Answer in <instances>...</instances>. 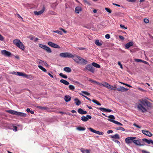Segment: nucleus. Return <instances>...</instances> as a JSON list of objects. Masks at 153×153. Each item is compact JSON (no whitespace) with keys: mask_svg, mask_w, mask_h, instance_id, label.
I'll use <instances>...</instances> for the list:
<instances>
[{"mask_svg":"<svg viewBox=\"0 0 153 153\" xmlns=\"http://www.w3.org/2000/svg\"><path fill=\"white\" fill-rule=\"evenodd\" d=\"M153 107L152 104L146 99H142L137 105L138 110L142 113H146Z\"/></svg>","mask_w":153,"mask_h":153,"instance_id":"obj_1","label":"nucleus"},{"mask_svg":"<svg viewBox=\"0 0 153 153\" xmlns=\"http://www.w3.org/2000/svg\"><path fill=\"white\" fill-rule=\"evenodd\" d=\"M13 42L14 45L22 50H24L25 46L20 40L18 39H15L13 40Z\"/></svg>","mask_w":153,"mask_h":153,"instance_id":"obj_2","label":"nucleus"},{"mask_svg":"<svg viewBox=\"0 0 153 153\" xmlns=\"http://www.w3.org/2000/svg\"><path fill=\"white\" fill-rule=\"evenodd\" d=\"M101 85L104 86L108 89H111L113 91H115L116 89L113 88H112L115 87L116 85H114V86H111V85L109 84L107 82H102V83Z\"/></svg>","mask_w":153,"mask_h":153,"instance_id":"obj_3","label":"nucleus"},{"mask_svg":"<svg viewBox=\"0 0 153 153\" xmlns=\"http://www.w3.org/2000/svg\"><path fill=\"white\" fill-rule=\"evenodd\" d=\"M59 56H60L64 58H71L74 57V55L68 52L61 53L60 54Z\"/></svg>","mask_w":153,"mask_h":153,"instance_id":"obj_4","label":"nucleus"},{"mask_svg":"<svg viewBox=\"0 0 153 153\" xmlns=\"http://www.w3.org/2000/svg\"><path fill=\"white\" fill-rule=\"evenodd\" d=\"M86 70H88L93 73L94 72L95 68L91 65L89 64L86 65L84 70L85 71Z\"/></svg>","mask_w":153,"mask_h":153,"instance_id":"obj_5","label":"nucleus"},{"mask_svg":"<svg viewBox=\"0 0 153 153\" xmlns=\"http://www.w3.org/2000/svg\"><path fill=\"white\" fill-rule=\"evenodd\" d=\"M108 117L109 118V119H108V121L111 122H113L115 124H117V125H119V124L120 123V122L114 120L115 119V118L114 116L112 115H111L109 116Z\"/></svg>","mask_w":153,"mask_h":153,"instance_id":"obj_6","label":"nucleus"},{"mask_svg":"<svg viewBox=\"0 0 153 153\" xmlns=\"http://www.w3.org/2000/svg\"><path fill=\"white\" fill-rule=\"evenodd\" d=\"M39 46L41 48L46 50L47 52L48 53H51L52 52L50 48L45 45L42 44H39Z\"/></svg>","mask_w":153,"mask_h":153,"instance_id":"obj_7","label":"nucleus"},{"mask_svg":"<svg viewBox=\"0 0 153 153\" xmlns=\"http://www.w3.org/2000/svg\"><path fill=\"white\" fill-rule=\"evenodd\" d=\"M135 137H129L126 138L125 139L126 142L128 144L131 143L134 140L136 139Z\"/></svg>","mask_w":153,"mask_h":153,"instance_id":"obj_8","label":"nucleus"},{"mask_svg":"<svg viewBox=\"0 0 153 153\" xmlns=\"http://www.w3.org/2000/svg\"><path fill=\"white\" fill-rule=\"evenodd\" d=\"M89 130L92 132L94 133L97 134H98L100 135H102L104 134V133L102 131H96L91 128H88Z\"/></svg>","mask_w":153,"mask_h":153,"instance_id":"obj_9","label":"nucleus"},{"mask_svg":"<svg viewBox=\"0 0 153 153\" xmlns=\"http://www.w3.org/2000/svg\"><path fill=\"white\" fill-rule=\"evenodd\" d=\"M48 44L49 46L55 48H60V46L58 45L51 42H49L48 43Z\"/></svg>","mask_w":153,"mask_h":153,"instance_id":"obj_10","label":"nucleus"},{"mask_svg":"<svg viewBox=\"0 0 153 153\" xmlns=\"http://www.w3.org/2000/svg\"><path fill=\"white\" fill-rule=\"evenodd\" d=\"M115 89H116L115 91L117 90L123 92H126L128 90V89L127 88H126L122 86H120L119 88H117L116 87V86H115Z\"/></svg>","mask_w":153,"mask_h":153,"instance_id":"obj_11","label":"nucleus"},{"mask_svg":"<svg viewBox=\"0 0 153 153\" xmlns=\"http://www.w3.org/2000/svg\"><path fill=\"white\" fill-rule=\"evenodd\" d=\"M92 118L91 116L89 115H87L86 117L82 116L81 117V120L84 121H87L89 119H91Z\"/></svg>","mask_w":153,"mask_h":153,"instance_id":"obj_12","label":"nucleus"},{"mask_svg":"<svg viewBox=\"0 0 153 153\" xmlns=\"http://www.w3.org/2000/svg\"><path fill=\"white\" fill-rule=\"evenodd\" d=\"M142 132L143 134L149 137H152L153 135L151 132L147 130H143Z\"/></svg>","mask_w":153,"mask_h":153,"instance_id":"obj_13","label":"nucleus"},{"mask_svg":"<svg viewBox=\"0 0 153 153\" xmlns=\"http://www.w3.org/2000/svg\"><path fill=\"white\" fill-rule=\"evenodd\" d=\"M1 52L3 55L8 57H10L11 55V53L10 52L6 50L2 51Z\"/></svg>","mask_w":153,"mask_h":153,"instance_id":"obj_14","label":"nucleus"},{"mask_svg":"<svg viewBox=\"0 0 153 153\" xmlns=\"http://www.w3.org/2000/svg\"><path fill=\"white\" fill-rule=\"evenodd\" d=\"M45 10V7L44 6L43 9L39 11H34V14L37 16H38L42 14L44 12Z\"/></svg>","mask_w":153,"mask_h":153,"instance_id":"obj_15","label":"nucleus"},{"mask_svg":"<svg viewBox=\"0 0 153 153\" xmlns=\"http://www.w3.org/2000/svg\"><path fill=\"white\" fill-rule=\"evenodd\" d=\"M37 107L41 109V110H46L48 112H51V110H50V109L47 107H42L41 106H37Z\"/></svg>","mask_w":153,"mask_h":153,"instance_id":"obj_16","label":"nucleus"},{"mask_svg":"<svg viewBox=\"0 0 153 153\" xmlns=\"http://www.w3.org/2000/svg\"><path fill=\"white\" fill-rule=\"evenodd\" d=\"M133 44V43L132 42H129L125 45V48L126 49H128L131 46H132Z\"/></svg>","mask_w":153,"mask_h":153,"instance_id":"obj_17","label":"nucleus"},{"mask_svg":"<svg viewBox=\"0 0 153 153\" xmlns=\"http://www.w3.org/2000/svg\"><path fill=\"white\" fill-rule=\"evenodd\" d=\"M78 112L81 114H85L87 113L86 111H84L82 108H79L77 110Z\"/></svg>","mask_w":153,"mask_h":153,"instance_id":"obj_18","label":"nucleus"},{"mask_svg":"<svg viewBox=\"0 0 153 153\" xmlns=\"http://www.w3.org/2000/svg\"><path fill=\"white\" fill-rule=\"evenodd\" d=\"M142 140L148 144H149L151 143L152 144H153V141L151 140H148L146 138H143L142 139Z\"/></svg>","mask_w":153,"mask_h":153,"instance_id":"obj_19","label":"nucleus"},{"mask_svg":"<svg viewBox=\"0 0 153 153\" xmlns=\"http://www.w3.org/2000/svg\"><path fill=\"white\" fill-rule=\"evenodd\" d=\"M71 99V96L69 95H66L64 97V100L66 102L70 101Z\"/></svg>","mask_w":153,"mask_h":153,"instance_id":"obj_20","label":"nucleus"},{"mask_svg":"<svg viewBox=\"0 0 153 153\" xmlns=\"http://www.w3.org/2000/svg\"><path fill=\"white\" fill-rule=\"evenodd\" d=\"M133 142L136 145L139 146H143V144H141L140 142L138 140H133Z\"/></svg>","mask_w":153,"mask_h":153,"instance_id":"obj_21","label":"nucleus"},{"mask_svg":"<svg viewBox=\"0 0 153 153\" xmlns=\"http://www.w3.org/2000/svg\"><path fill=\"white\" fill-rule=\"evenodd\" d=\"M7 112L11 114H14L17 115L18 112L13 110H9L6 111Z\"/></svg>","mask_w":153,"mask_h":153,"instance_id":"obj_22","label":"nucleus"},{"mask_svg":"<svg viewBox=\"0 0 153 153\" xmlns=\"http://www.w3.org/2000/svg\"><path fill=\"white\" fill-rule=\"evenodd\" d=\"M17 115L25 117L26 116L27 114L23 113L18 112Z\"/></svg>","mask_w":153,"mask_h":153,"instance_id":"obj_23","label":"nucleus"},{"mask_svg":"<svg viewBox=\"0 0 153 153\" xmlns=\"http://www.w3.org/2000/svg\"><path fill=\"white\" fill-rule=\"evenodd\" d=\"M82 10V8L80 7H77L75 9V11L77 13H79Z\"/></svg>","mask_w":153,"mask_h":153,"instance_id":"obj_24","label":"nucleus"},{"mask_svg":"<svg viewBox=\"0 0 153 153\" xmlns=\"http://www.w3.org/2000/svg\"><path fill=\"white\" fill-rule=\"evenodd\" d=\"M74 101L75 102L76 105H79L81 103V102L77 98H75L74 99Z\"/></svg>","mask_w":153,"mask_h":153,"instance_id":"obj_25","label":"nucleus"},{"mask_svg":"<svg viewBox=\"0 0 153 153\" xmlns=\"http://www.w3.org/2000/svg\"><path fill=\"white\" fill-rule=\"evenodd\" d=\"M80 150L83 153H90V150L88 149H84L83 148H81Z\"/></svg>","mask_w":153,"mask_h":153,"instance_id":"obj_26","label":"nucleus"},{"mask_svg":"<svg viewBox=\"0 0 153 153\" xmlns=\"http://www.w3.org/2000/svg\"><path fill=\"white\" fill-rule=\"evenodd\" d=\"M111 138L115 139H119L120 136L118 134H116L113 135L111 136L110 137Z\"/></svg>","mask_w":153,"mask_h":153,"instance_id":"obj_27","label":"nucleus"},{"mask_svg":"<svg viewBox=\"0 0 153 153\" xmlns=\"http://www.w3.org/2000/svg\"><path fill=\"white\" fill-rule=\"evenodd\" d=\"M60 82L61 83H62L66 85H68L69 84V83L67 81H66L64 79H62L60 80Z\"/></svg>","mask_w":153,"mask_h":153,"instance_id":"obj_28","label":"nucleus"},{"mask_svg":"<svg viewBox=\"0 0 153 153\" xmlns=\"http://www.w3.org/2000/svg\"><path fill=\"white\" fill-rule=\"evenodd\" d=\"M64 71L66 72L69 73L71 72V70L69 67H65L64 68Z\"/></svg>","mask_w":153,"mask_h":153,"instance_id":"obj_29","label":"nucleus"},{"mask_svg":"<svg viewBox=\"0 0 153 153\" xmlns=\"http://www.w3.org/2000/svg\"><path fill=\"white\" fill-rule=\"evenodd\" d=\"M79 56H74V57H73V59L76 62L78 63V62H79Z\"/></svg>","mask_w":153,"mask_h":153,"instance_id":"obj_30","label":"nucleus"},{"mask_svg":"<svg viewBox=\"0 0 153 153\" xmlns=\"http://www.w3.org/2000/svg\"><path fill=\"white\" fill-rule=\"evenodd\" d=\"M92 65L97 68H100V65L95 62H92Z\"/></svg>","mask_w":153,"mask_h":153,"instance_id":"obj_31","label":"nucleus"},{"mask_svg":"<svg viewBox=\"0 0 153 153\" xmlns=\"http://www.w3.org/2000/svg\"><path fill=\"white\" fill-rule=\"evenodd\" d=\"M25 77L30 79H32L33 78L32 75H27L26 74H25Z\"/></svg>","mask_w":153,"mask_h":153,"instance_id":"obj_32","label":"nucleus"},{"mask_svg":"<svg viewBox=\"0 0 153 153\" xmlns=\"http://www.w3.org/2000/svg\"><path fill=\"white\" fill-rule=\"evenodd\" d=\"M95 43L97 46H100L102 45V44L100 43L99 40L97 39L95 41Z\"/></svg>","mask_w":153,"mask_h":153,"instance_id":"obj_33","label":"nucleus"},{"mask_svg":"<svg viewBox=\"0 0 153 153\" xmlns=\"http://www.w3.org/2000/svg\"><path fill=\"white\" fill-rule=\"evenodd\" d=\"M38 67L39 69L42 70L44 72H46L47 71L41 65H38Z\"/></svg>","mask_w":153,"mask_h":153,"instance_id":"obj_34","label":"nucleus"},{"mask_svg":"<svg viewBox=\"0 0 153 153\" xmlns=\"http://www.w3.org/2000/svg\"><path fill=\"white\" fill-rule=\"evenodd\" d=\"M25 73H24L17 72V75H18L19 76H24L25 77Z\"/></svg>","mask_w":153,"mask_h":153,"instance_id":"obj_35","label":"nucleus"},{"mask_svg":"<svg viewBox=\"0 0 153 153\" xmlns=\"http://www.w3.org/2000/svg\"><path fill=\"white\" fill-rule=\"evenodd\" d=\"M77 129L79 131H84L85 130V128L84 127L80 126L77 127Z\"/></svg>","mask_w":153,"mask_h":153,"instance_id":"obj_36","label":"nucleus"},{"mask_svg":"<svg viewBox=\"0 0 153 153\" xmlns=\"http://www.w3.org/2000/svg\"><path fill=\"white\" fill-rule=\"evenodd\" d=\"M116 129L117 130H121L124 131L125 130V129L121 127H117L116 128Z\"/></svg>","mask_w":153,"mask_h":153,"instance_id":"obj_37","label":"nucleus"},{"mask_svg":"<svg viewBox=\"0 0 153 153\" xmlns=\"http://www.w3.org/2000/svg\"><path fill=\"white\" fill-rule=\"evenodd\" d=\"M59 75L60 76L65 79H67L68 77L67 76L63 74L62 73H60Z\"/></svg>","mask_w":153,"mask_h":153,"instance_id":"obj_38","label":"nucleus"},{"mask_svg":"<svg viewBox=\"0 0 153 153\" xmlns=\"http://www.w3.org/2000/svg\"><path fill=\"white\" fill-rule=\"evenodd\" d=\"M70 90L73 91L75 89V87L72 85H69L68 86Z\"/></svg>","mask_w":153,"mask_h":153,"instance_id":"obj_39","label":"nucleus"},{"mask_svg":"<svg viewBox=\"0 0 153 153\" xmlns=\"http://www.w3.org/2000/svg\"><path fill=\"white\" fill-rule=\"evenodd\" d=\"M52 32L58 33L60 35L62 34V33L61 31L59 30H52Z\"/></svg>","mask_w":153,"mask_h":153,"instance_id":"obj_40","label":"nucleus"},{"mask_svg":"<svg viewBox=\"0 0 153 153\" xmlns=\"http://www.w3.org/2000/svg\"><path fill=\"white\" fill-rule=\"evenodd\" d=\"M92 101L93 102L96 103V104L99 105H101V104L100 103L98 102L97 100L93 99L92 100Z\"/></svg>","mask_w":153,"mask_h":153,"instance_id":"obj_41","label":"nucleus"},{"mask_svg":"<svg viewBox=\"0 0 153 153\" xmlns=\"http://www.w3.org/2000/svg\"><path fill=\"white\" fill-rule=\"evenodd\" d=\"M97 108L102 111L105 112L106 108H105L100 107L99 108Z\"/></svg>","mask_w":153,"mask_h":153,"instance_id":"obj_42","label":"nucleus"},{"mask_svg":"<svg viewBox=\"0 0 153 153\" xmlns=\"http://www.w3.org/2000/svg\"><path fill=\"white\" fill-rule=\"evenodd\" d=\"M82 59H83L79 57V62H78V63L82 64Z\"/></svg>","mask_w":153,"mask_h":153,"instance_id":"obj_43","label":"nucleus"},{"mask_svg":"<svg viewBox=\"0 0 153 153\" xmlns=\"http://www.w3.org/2000/svg\"><path fill=\"white\" fill-rule=\"evenodd\" d=\"M105 10L109 13H111L112 12V11L111 9L109 8L105 7Z\"/></svg>","mask_w":153,"mask_h":153,"instance_id":"obj_44","label":"nucleus"},{"mask_svg":"<svg viewBox=\"0 0 153 153\" xmlns=\"http://www.w3.org/2000/svg\"><path fill=\"white\" fill-rule=\"evenodd\" d=\"M82 65H86L88 63V61L85 60V59H82Z\"/></svg>","mask_w":153,"mask_h":153,"instance_id":"obj_45","label":"nucleus"},{"mask_svg":"<svg viewBox=\"0 0 153 153\" xmlns=\"http://www.w3.org/2000/svg\"><path fill=\"white\" fill-rule=\"evenodd\" d=\"M82 92L87 96H89L90 95V94L87 91H82Z\"/></svg>","mask_w":153,"mask_h":153,"instance_id":"obj_46","label":"nucleus"},{"mask_svg":"<svg viewBox=\"0 0 153 153\" xmlns=\"http://www.w3.org/2000/svg\"><path fill=\"white\" fill-rule=\"evenodd\" d=\"M37 62L39 64H41L42 65H43V63L44 62V61H42V60H40V59H38L37 60Z\"/></svg>","mask_w":153,"mask_h":153,"instance_id":"obj_47","label":"nucleus"},{"mask_svg":"<svg viewBox=\"0 0 153 153\" xmlns=\"http://www.w3.org/2000/svg\"><path fill=\"white\" fill-rule=\"evenodd\" d=\"M49 14L50 15H53L55 14V12L52 11H50L49 12Z\"/></svg>","mask_w":153,"mask_h":153,"instance_id":"obj_48","label":"nucleus"},{"mask_svg":"<svg viewBox=\"0 0 153 153\" xmlns=\"http://www.w3.org/2000/svg\"><path fill=\"white\" fill-rule=\"evenodd\" d=\"M28 38H29L30 40H33L34 38V36L33 35H30L28 36Z\"/></svg>","mask_w":153,"mask_h":153,"instance_id":"obj_49","label":"nucleus"},{"mask_svg":"<svg viewBox=\"0 0 153 153\" xmlns=\"http://www.w3.org/2000/svg\"><path fill=\"white\" fill-rule=\"evenodd\" d=\"M144 22L146 23H148L149 22V20L147 19H144Z\"/></svg>","mask_w":153,"mask_h":153,"instance_id":"obj_50","label":"nucleus"},{"mask_svg":"<svg viewBox=\"0 0 153 153\" xmlns=\"http://www.w3.org/2000/svg\"><path fill=\"white\" fill-rule=\"evenodd\" d=\"M120 27L121 28H123L125 29H127V27H125L124 25L121 24L120 25Z\"/></svg>","mask_w":153,"mask_h":153,"instance_id":"obj_51","label":"nucleus"},{"mask_svg":"<svg viewBox=\"0 0 153 153\" xmlns=\"http://www.w3.org/2000/svg\"><path fill=\"white\" fill-rule=\"evenodd\" d=\"M118 64L120 66V68L121 69H123V68L122 65V64H121V62H120L118 61Z\"/></svg>","mask_w":153,"mask_h":153,"instance_id":"obj_52","label":"nucleus"},{"mask_svg":"<svg viewBox=\"0 0 153 153\" xmlns=\"http://www.w3.org/2000/svg\"><path fill=\"white\" fill-rule=\"evenodd\" d=\"M105 37L106 39H108L110 38V35L108 34H107L105 35Z\"/></svg>","mask_w":153,"mask_h":153,"instance_id":"obj_53","label":"nucleus"},{"mask_svg":"<svg viewBox=\"0 0 153 153\" xmlns=\"http://www.w3.org/2000/svg\"><path fill=\"white\" fill-rule=\"evenodd\" d=\"M113 140L115 142L117 143L119 145H120V142L119 141H118L117 140Z\"/></svg>","mask_w":153,"mask_h":153,"instance_id":"obj_54","label":"nucleus"},{"mask_svg":"<svg viewBox=\"0 0 153 153\" xmlns=\"http://www.w3.org/2000/svg\"><path fill=\"white\" fill-rule=\"evenodd\" d=\"M81 95H82L83 96H84L85 98L87 100H89L90 101H91V100L90 98H88V97H87V96H85L81 94Z\"/></svg>","mask_w":153,"mask_h":153,"instance_id":"obj_55","label":"nucleus"},{"mask_svg":"<svg viewBox=\"0 0 153 153\" xmlns=\"http://www.w3.org/2000/svg\"><path fill=\"white\" fill-rule=\"evenodd\" d=\"M133 125L137 127V128H141V126H139L137 125V124H136L135 123H134V124H133Z\"/></svg>","mask_w":153,"mask_h":153,"instance_id":"obj_56","label":"nucleus"},{"mask_svg":"<svg viewBox=\"0 0 153 153\" xmlns=\"http://www.w3.org/2000/svg\"><path fill=\"white\" fill-rule=\"evenodd\" d=\"M84 2L88 5H90V3L87 1V0H83Z\"/></svg>","mask_w":153,"mask_h":153,"instance_id":"obj_57","label":"nucleus"},{"mask_svg":"<svg viewBox=\"0 0 153 153\" xmlns=\"http://www.w3.org/2000/svg\"><path fill=\"white\" fill-rule=\"evenodd\" d=\"M4 39V37L0 34V40L3 41Z\"/></svg>","mask_w":153,"mask_h":153,"instance_id":"obj_58","label":"nucleus"},{"mask_svg":"<svg viewBox=\"0 0 153 153\" xmlns=\"http://www.w3.org/2000/svg\"><path fill=\"white\" fill-rule=\"evenodd\" d=\"M119 38L121 40H123L124 39V37L120 35L119 36Z\"/></svg>","mask_w":153,"mask_h":153,"instance_id":"obj_59","label":"nucleus"},{"mask_svg":"<svg viewBox=\"0 0 153 153\" xmlns=\"http://www.w3.org/2000/svg\"><path fill=\"white\" fill-rule=\"evenodd\" d=\"M112 111V110L110 109H107L106 108L105 112H110Z\"/></svg>","mask_w":153,"mask_h":153,"instance_id":"obj_60","label":"nucleus"},{"mask_svg":"<svg viewBox=\"0 0 153 153\" xmlns=\"http://www.w3.org/2000/svg\"><path fill=\"white\" fill-rule=\"evenodd\" d=\"M113 132V131L112 130H108L107 131V133L108 134H110V133H112Z\"/></svg>","mask_w":153,"mask_h":153,"instance_id":"obj_61","label":"nucleus"},{"mask_svg":"<svg viewBox=\"0 0 153 153\" xmlns=\"http://www.w3.org/2000/svg\"><path fill=\"white\" fill-rule=\"evenodd\" d=\"M17 127L16 126H13V130L15 131H17Z\"/></svg>","mask_w":153,"mask_h":153,"instance_id":"obj_62","label":"nucleus"},{"mask_svg":"<svg viewBox=\"0 0 153 153\" xmlns=\"http://www.w3.org/2000/svg\"><path fill=\"white\" fill-rule=\"evenodd\" d=\"M137 89H138L139 90H140L142 91H144V89H143L142 88H139V87H138L137 88Z\"/></svg>","mask_w":153,"mask_h":153,"instance_id":"obj_63","label":"nucleus"},{"mask_svg":"<svg viewBox=\"0 0 153 153\" xmlns=\"http://www.w3.org/2000/svg\"><path fill=\"white\" fill-rule=\"evenodd\" d=\"M141 152L142 153H149V152L144 150H142Z\"/></svg>","mask_w":153,"mask_h":153,"instance_id":"obj_64","label":"nucleus"}]
</instances>
